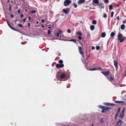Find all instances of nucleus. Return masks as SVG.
<instances>
[{
    "instance_id": "obj_56",
    "label": "nucleus",
    "mask_w": 126,
    "mask_h": 126,
    "mask_svg": "<svg viewBox=\"0 0 126 126\" xmlns=\"http://www.w3.org/2000/svg\"><path fill=\"white\" fill-rule=\"evenodd\" d=\"M116 7H119V6L120 5L119 4H116Z\"/></svg>"
},
{
    "instance_id": "obj_37",
    "label": "nucleus",
    "mask_w": 126,
    "mask_h": 126,
    "mask_svg": "<svg viewBox=\"0 0 126 126\" xmlns=\"http://www.w3.org/2000/svg\"><path fill=\"white\" fill-rule=\"evenodd\" d=\"M114 14V13L112 11L111 12V17H112L113 16V15Z\"/></svg>"
},
{
    "instance_id": "obj_64",
    "label": "nucleus",
    "mask_w": 126,
    "mask_h": 126,
    "mask_svg": "<svg viewBox=\"0 0 126 126\" xmlns=\"http://www.w3.org/2000/svg\"><path fill=\"white\" fill-rule=\"evenodd\" d=\"M39 23V22L38 21H37L36 22V23L37 24H38Z\"/></svg>"
},
{
    "instance_id": "obj_18",
    "label": "nucleus",
    "mask_w": 126,
    "mask_h": 126,
    "mask_svg": "<svg viewBox=\"0 0 126 126\" xmlns=\"http://www.w3.org/2000/svg\"><path fill=\"white\" fill-rule=\"evenodd\" d=\"M115 102L117 103H125V102L124 101H119L118 100H116L115 101Z\"/></svg>"
},
{
    "instance_id": "obj_52",
    "label": "nucleus",
    "mask_w": 126,
    "mask_h": 126,
    "mask_svg": "<svg viewBox=\"0 0 126 126\" xmlns=\"http://www.w3.org/2000/svg\"><path fill=\"white\" fill-rule=\"evenodd\" d=\"M24 16V15L23 14H21L20 15V17L21 18H22Z\"/></svg>"
},
{
    "instance_id": "obj_21",
    "label": "nucleus",
    "mask_w": 126,
    "mask_h": 126,
    "mask_svg": "<svg viewBox=\"0 0 126 126\" xmlns=\"http://www.w3.org/2000/svg\"><path fill=\"white\" fill-rule=\"evenodd\" d=\"M90 29L91 30H93L94 29V25H92L90 26Z\"/></svg>"
},
{
    "instance_id": "obj_9",
    "label": "nucleus",
    "mask_w": 126,
    "mask_h": 126,
    "mask_svg": "<svg viewBox=\"0 0 126 126\" xmlns=\"http://www.w3.org/2000/svg\"><path fill=\"white\" fill-rule=\"evenodd\" d=\"M97 5L99 6V7L100 9L104 8V6L103 5V4L101 3H100L99 4H97Z\"/></svg>"
},
{
    "instance_id": "obj_43",
    "label": "nucleus",
    "mask_w": 126,
    "mask_h": 126,
    "mask_svg": "<svg viewBox=\"0 0 126 126\" xmlns=\"http://www.w3.org/2000/svg\"><path fill=\"white\" fill-rule=\"evenodd\" d=\"M118 113H116L115 115V119H116L117 118L118 115Z\"/></svg>"
},
{
    "instance_id": "obj_13",
    "label": "nucleus",
    "mask_w": 126,
    "mask_h": 126,
    "mask_svg": "<svg viewBox=\"0 0 126 126\" xmlns=\"http://www.w3.org/2000/svg\"><path fill=\"white\" fill-rule=\"evenodd\" d=\"M93 3L94 4H97L99 2V1L98 0H93Z\"/></svg>"
},
{
    "instance_id": "obj_61",
    "label": "nucleus",
    "mask_w": 126,
    "mask_h": 126,
    "mask_svg": "<svg viewBox=\"0 0 126 126\" xmlns=\"http://www.w3.org/2000/svg\"><path fill=\"white\" fill-rule=\"evenodd\" d=\"M61 53H59L58 55V56H61Z\"/></svg>"
},
{
    "instance_id": "obj_63",
    "label": "nucleus",
    "mask_w": 126,
    "mask_h": 126,
    "mask_svg": "<svg viewBox=\"0 0 126 126\" xmlns=\"http://www.w3.org/2000/svg\"><path fill=\"white\" fill-rule=\"evenodd\" d=\"M85 65L86 66H87V65H88V64L87 63H86L85 64Z\"/></svg>"
},
{
    "instance_id": "obj_28",
    "label": "nucleus",
    "mask_w": 126,
    "mask_h": 126,
    "mask_svg": "<svg viewBox=\"0 0 126 126\" xmlns=\"http://www.w3.org/2000/svg\"><path fill=\"white\" fill-rule=\"evenodd\" d=\"M96 21L95 20H94L92 21V23L93 24H95L96 23Z\"/></svg>"
},
{
    "instance_id": "obj_5",
    "label": "nucleus",
    "mask_w": 126,
    "mask_h": 126,
    "mask_svg": "<svg viewBox=\"0 0 126 126\" xmlns=\"http://www.w3.org/2000/svg\"><path fill=\"white\" fill-rule=\"evenodd\" d=\"M113 62L114 63V65L115 67L116 71L118 67V62L116 60H114V61Z\"/></svg>"
},
{
    "instance_id": "obj_50",
    "label": "nucleus",
    "mask_w": 126,
    "mask_h": 126,
    "mask_svg": "<svg viewBox=\"0 0 126 126\" xmlns=\"http://www.w3.org/2000/svg\"><path fill=\"white\" fill-rule=\"evenodd\" d=\"M20 9H19L18 10V14H20Z\"/></svg>"
},
{
    "instance_id": "obj_27",
    "label": "nucleus",
    "mask_w": 126,
    "mask_h": 126,
    "mask_svg": "<svg viewBox=\"0 0 126 126\" xmlns=\"http://www.w3.org/2000/svg\"><path fill=\"white\" fill-rule=\"evenodd\" d=\"M100 124H102L104 123V121L102 118H101L100 119Z\"/></svg>"
},
{
    "instance_id": "obj_42",
    "label": "nucleus",
    "mask_w": 126,
    "mask_h": 126,
    "mask_svg": "<svg viewBox=\"0 0 126 126\" xmlns=\"http://www.w3.org/2000/svg\"><path fill=\"white\" fill-rule=\"evenodd\" d=\"M120 108H119L118 109V110H117V113H119L120 112Z\"/></svg>"
},
{
    "instance_id": "obj_33",
    "label": "nucleus",
    "mask_w": 126,
    "mask_h": 126,
    "mask_svg": "<svg viewBox=\"0 0 126 126\" xmlns=\"http://www.w3.org/2000/svg\"><path fill=\"white\" fill-rule=\"evenodd\" d=\"M18 25L21 28H22L23 27V26L21 24L19 23L18 24Z\"/></svg>"
},
{
    "instance_id": "obj_17",
    "label": "nucleus",
    "mask_w": 126,
    "mask_h": 126,
    "mask_svg": "<svg viewBox=\"0 0 126 126\" xmlns=\"http://www.w3.org/2000/svg\"><path fill=\"white\" fill-rule=\"evenodd\" d=\"M115 33L113 32H111L110 34V36L111 37H112L115 35Z\"/></svg>"
},
{
    "instance_id": "obj_3",
    "label": "nucleus",
    "mask_w": 126,
    "mask_h": 126,
    "mask_svg": "<svg viewBox=\"0 0 126 126\" xmlns=\"http://www.w3.org/2000/svg\"><path fill=\"white\" fill-rule=\"evenodd\" d=\"M71 2V1L70 0H65L64 2V5L65 6H67Z\"/></svg>"
},
{
    "instance_id": "obj_34",
    "label": "nucleus",
    "mask_w": 126,
    "mask_h": 126,
    "mask_svg": "<svg viewBox=\"0 0 126 126\" xmlns=\"http://www.w3.org/2000/svg\"><path fill=\"white\" fill-rule=\"evenodd\" d=\"M58 62L60 63H61V64H62V63H63V61L62 60H59Z\"/></svg>"
},
{
    "instance_id": "obj_12",
    "label": "nucleus",
    "mask_w": 126,
    "mask_h": 126,
    "mask_svg": "<svg viewBox=\"0 0 126 126\" xmlns=\"http://www.w3.org/2000/svg\"><path fill=\"white\" fill-rule=\"evenodd\" d=\"M85 0H79L78 1V3L80 4L85 2Z\"/></svg>"
},
{
    "instance_id": "obj_62",
    "label": "nucleus",
    "mask_w": 126,
    "mask_h": 126,
    "mask_svg": "<svg viewBox=\"0 0 126 126\" xmlns=\"http://www.w3.org/2000/svg\"><path fill=\"white\" fill-rule=\"evenodd\" d=\"M10 0H7V3H9L10 2Z\"/></svg>"
},
{
    "instance_id": "obj_10",
    "label": "nucleus",
    "mask_w": 126,
    "mask_h": 126,
    "mask_svg": "<svg viewBox=\"0 0 126 126\" xmlns=\"http://www.w3.org/2000/svg\"><path fill=\"white\" fill-rule=\"evenodd\" d=\"M79 53L82 55H83V53L82 50V48L81 47H79Z\"/></svg>"
},
{
    "instance_id": "obj_60",
    "label": "nucleus",
    "mask_w": 126,
    "mask_h": 126,
    "mask_svg": "<svg viewBox=\"0 0 126 126\" xmlns=\"http://www.w3.org/2000/svg\"><path fill=\"white\" fill-rule=\"evenodd\" d=\"M41 26L43 28H44V26L43 24H42L41 25Z\"/></svg>"
},
{
    "instance_id": "obj_4",
    "label": "nucleus",
    "mask_w": 126,
    "mask_h": 126,
    "mask_svg": "<svg viewBox=\"0 0 126 126\" xmlns=\"http://www.w3.org/2000/svg\"><path fill=\"white\" fill-rule=\"evenodd\" d=\"M101 73L106 76H107L108 75H110L111 74L110 73H109V72L108 71L105 72H101Z\"/></svg>"
},
{
    "instance_id": "obj_58",
    "label": "nucleus",
    "mask_w": 126,
    "mask_h": 126,
    "mask_svg": "<svg viewBox=\"0 0 126 126\" xmlns=\"http://www.w3.org/2000/svg\"><path fill=\"white\" fill-rule=\"evenodd\" d=\"M26 18H25L24 19H23V22H25V20H26Z\"/></svg>"
},
{
    "instance_id": "obj_8",
    "label": "nucleus",
    "mask_w": 126,
    "mask_h": 126,
    "mask_svg": "<svg viewBox=\"0 0 126 126\" xmlns=\"http://www.w3.org/2000/svg\"><path fill=\"white\" fill-rule=\"evenodd\" d=\"M7 22L8 25V26H9V27L12 30H13L15 31H17L16 29L15 28H14L11 25L9 24V22H8V21L7 20H6Z\"/></svg>"
},
{
    "instance_id": "obj_26",
    "label": "nucleus",
    "mask_w": 126,
    "mask_h": 126,
    "mask_svg": "<svg viewBox=\"0 0 126 126\" xmlns=\"http://www.w3.org/2000/svg\"><path fill=\"white\" fill-rule=\"evenodd\" d=\"M77 34L78 35H79L80 36H82V34L81 32H77Z\"/></svg>"
},
{
    "instance_id": "obj_15",
    "label": "nucleus",
    "mask_w": 126,
    "mask_h": 126,
    "mask_svg": "<svg viewBox=\"0 0 126 126\" xmlns=\"http://www.w3.org/2000/svg\"><path fill=\"white\" fill-rule=\"evenodd\" d=\"M106 35V33L105 32H102L101 34V37L102 38L105 37Z\"/></svg>"
},
{
    "instance_id": "obj_41",
    "label": "nucleus",
    "mask_w": 126,
    "mask_h": 126,
    "mask_svg": "<svg viewBox=\"0 0 126 126\" xmlns=\"http://www.w3.org/2000/svg\"><path fill=\"white\" fill-rule=\"evenodd\" d=\"M74 7L75 8H77V4H76L75 3H74Z\"/></svg>"
},
{
    "instance_id": "obj_11",
    "label": "nucleus",
    "mask_w": 126,
    "mask_h": 126,
    "mask_svg": "<svg viewBox=\"0 0 126 126\" xmlns=\"http://www.w3.org/2000/svg\"><path fill=\"white\" fill-rule=\"evenodd\" d=\"M66 77L65 74L64 73L61 74L60 75V78L61 79H63Z\"/></svg>"
},
{
    "instance_id": "obj_23",
    "label": "nucleus",
    "mask_w": 126,
    "mask_h": 126,
    "mask_svg": "<svg viewBox=\"0 0 126 126\" xmlns=\"http://www.w3.org/2000/svg\"><path fill=\"white\" fill-rule=\"evenodd\" d=\"M118 123H120V125H121L122 124V121L120 119V118L118 120V121L117 122Z\"/></svg>"
},
{
    "instance_id": "obj_7",
    "label": "nucleus",
    "mask_w": 126,
    "mask_h": 126,
    "mask_svg": "<svg viewBox=\"0 0 126 126\" xmlns=\"http://www.w3.org/2000/svg\"><path fill=\"white\" fill-rule=\"evenodd\" d=\"M63 12L66 14H67L68 12L69 11V10L68 8H66V9H63Z\"/></svg>"
},
{
    "instance_id": "obj_48",
    "label": "nucleus",
    "mask_w": 126,
    "mask_h": 126,
    "mask_svg": "<svg viewBox=\"0 0 126 126\" xmlns=\"http://www.w3.org/2000/svg\"><path fill=\"white\" fill-rule=\"evenodd\" d=\"M10 16L12 18H14V16L12 14Z\"/></svg>"
},
{
    "instance_id": "obj_39",
    "label": "nucleus",
    "mask_w": 126,
    "mask_h": 126,
    "mask_svg": "<svg viewBox=\"0 0 126 126\" xmlns=\"http://www.w3.org/2000/svg\"><path fill=\"white\" fill-rule=\"evenodd\" d=\"M50 33H51V31H50V30H48V34H50Z\"/></svg>"
},
{
    "instance_id": "obj_46",
    "label": "nucleus",
    "mask_w": 126,
    "mask_h": 126,
    "mask_svg": "<svg viewBox=\"0 0 126 126\" xmlns=\"http://www.w3.org/2000/svg\"><path fill=\"white\" fill-rule=\"evenodd\" d=\"M56 36L57 37H59V33H56Z\"/></svg>"
},
{
    "instance_id": "obj_38",
    "label": "nucleus",
    "mask_w": 126,
    "mask_h": 126,
    "mask_svg": "<svg viewBox=\"0 0 126 126\" xmlns=\"http://www.w3.org/2000/svg\"><path fill=\"white\" fill-rule=\"evenodd\" d=\"M73 41L74 42L76 43V41L74 39H71L69 41Z\"/></svg>"
},
{
    "instance_id": "obj_49",
    "label": "nucleus",
    "mask_w": 126,
    "mask_h": 126,
    "mask_svg": "<svg viewBox=\"0 0 126 126\" xmlns=\"http://www.w3.org/2000/svg\"><path fill=\"white\" fill-rule=\"evenodd\" d=\"M116 19L118 20H120L119 17V16H118L116 17Z\"/></svg>"
},
{
    "instance_id": "obj_30",
    "label": "nucleus",
    "mask_w": 126,
    "mask_h": 126,
    "mask_svg": "<svg viewBox=\"0 0 126 126\" xmlns=\"http://www.w3.org/2000/svg\"><path fill=\"white\" fill-rule=\"evenodd\" d=\"M12 6H11V5H10L9 6V11H12Z\"/></svg>"
},
{
    "instance_id": "obj_55",
    "label": "nucleus",
    "mask_w": 126,
    "mask_h": 126,
    "mask_svg": "<svg viewBox=\"0 0 126 126\" xmlns=\"http://www.w3.org/2000/svg\"><path fill=\"white\" fill-rule=\"evenodd\" d=\"M122 22L124 23H125L126 22V20H124Z\"/></svg>"
},
{
    "instance_id": "obj_40",
    "label": "nucleus",
    "mask_w": 126,
    "mask_h": 126,
    "mask_svg": "<svg viewBox=\"0 0 126 126\" xmlns=\"http://www.w3.org/2000/svg\"><path fill=\"white\" fill-rule=\"evenodd\" d=\"M110 79L112 80H113V78H112V75H111V74L110 75Z\"/></svg>"
},
{
    "instance_id": "obj_59",
    "label": "nucleus",
    "mask_w": 126,
    "mask_h": 126,
    "mask_svg": "<svg viewBox=\"0 0 126 126\" xmlns=\"http://www.w3.org/2000/svg\"><path fill=\"white\" fill-rule=\"evenodd\" d=\"M61 32V31L60 30L58 32V33H60Z\"/></svg>"
},
{
    "instance_id": "obj_22",
    "label": "nucleus",
    "mask_w": 126,
    "mask_h": 126,
    "mask_svg": "<svg viewBox=\"0 0 126 126\" xmlns=\"http://www.w3.org/2000/svg\"><path fill=\"white\" fill-rule=\"evenodd\" d=\"M109 9L110 10H111L112 9L113 7L112 5H110L109 6Z\"/></svg>"
},
{
    "instance_id": "obj_25",
    "label": "nucleus",
    "mask_w": 126,
    "mask_h": 126,
    "mask_svg": "<svg viewBox=\"0 0 126 126\" xmlns=\"http://www.w3.org/2000/svg\"><path fill=\"white\" fill-rule=\"evenodd\" d=\"M98 107H99V108L102 109L103 108H104V106H102L101 105H99L98 106Z\"/></svg>"
},
{
    "instance_id": "obj_20",
    "label": "nucleus",
    "mask_w": 126,
    "mask_h": 126,
    "mask_svg": "<svg viewBox=\"0 0 126 126\" xmlns=\"http://www.w3.org/2000/svg\"><path fill=\"white\" fill-rule=\"evenodd\" d=\"M98 69V68L96 67L95 68H92L90 69V70L91 71H93L96 70H97Z\"/></svg>"
},
{
    "instance_id": "obj_19",
    "label": "nucleus",
    "mask_w": 126,
    "mask_h": 126,
    "mask_svg": "<svg viewBox=\"0 0 126 126\" xmlns=\"http://www.w3.org/2000/svg\"><path fill=\"white\" fill-rule=\"evenodd\" d=\"M124 116V114L121 113L119 116V118H123Z\"/></svg>"
},
{
    "instance_id": "obj_45",
    "label": "nucleus",
    "mask_w": 126,
    "mask_h": 126,
    "mask_svg": "<svg viewBox=\"0 0 126 126\" xmlns=\"http://www.w3.org/2000/svg\"><path fill=\"white\" fill-rule=\"evenodd\" d=\"M104 2L105 3H107L109 2V0H104Z\"/></svg>"
},
{
    "instance_id": "obj_6",
    "label": "nucleus",
    "mask_w": 126,
    "mask_h": 126,
    "mask_svg": "<svg viewBox=\"0 0 126 126\" xmlns=\"http://www.w3.org/2000/svg\"><path fill=\"white\" fill-rule=\"evenodd\" d=\"M64 66V64H57L56 65V67L58 68H62Z\"/></svg>"
},
{
    "instance_id": "obj_35",
    "label": "nucleus",
    "mask_w": 126,
    "mask_h": 126,
    "mask_svg": "<svg viewBox=\"0 0 126 126\" xmlns=\"http://www.w3.org/2000/svg\"><path fill=\"white\" fill-rule=\"evenodd\" d=\"M67 32L69 33H70L71 32V30L69 29H68V30H67Z\"/></svg>"
},
{
    "instance_id": "obj_47",
    "label": "nucleus",
    "mask_w": 126,
    "mask_h": 126,
    "mask_svg": "<svg viewBox=\"0 0 126 126\" xmlns=\"http://www.w3.org/2000/svg\"><path fill=\"white\" fill-rule=\"evenodd\" d=\"M28 26L29 28H30V23H28Z\"/></svg>"
},
{
    "instance_id": "obj_14",
    "label": "nucleus",
    "mask_w": 126,
    "mask_h": 126,
    "mask_svg": "<svg viewBox=\"0 0 126 126\" xmlns=\"http://www.w3.org/2000/svg\"><path fill=\"white\" fill-rule=\"evenodd\" d=\"M105 105H106L107 106H109L112 105H115L114 104L110 103H106L105 104Z\"/></svg>"
},
{
    "instance_id": "obj_1",
    "label": "nucleus",
    "mask_w": 126,
    "mask_h": 126,
    "mask_svg": "<svg viewBox=\"0 0 126 126\" xmlns=\"http://www.w3.org/2000/svg\"><path fill=\"white\" fill-rule=\"evenodd\" d=\"M122 35L121 33H119L118 34V39L120 40V42H123L125 39L126 37H124L123 38H121Z\"/></svg>"
},
{
    "instance_id": "obj_31",
    "label": "nucleus",
    "mask_w": 126,
    "mask_h": 126,
    "mask_svg": "<svg viewBox=\"0 0 126 126\" xmlns=\"http://www.w3.org/2000/svg\"><path fill=\"white\" fill-rule=\"evenodd\" d=\"M36 11L34 10H33L31 11V13L32 14H33L36 13Z\"/></svg>"
},
{
    "instance_id": "obj_29",
    "label": "nucleus",
    "mask_w": 126,
    "mask_h": 126,
    "mask_svg": "<svg viewBox=\"0 0 126 126\" xmlns=\"http://www.w3.org/2000/svg\"><path fill=\"white\" fill-rule=\"evenodd\" d=\"M125 110V108H123L122 110V111L121 112V113H122L124 114V113Z\"/></svg>"
},
{
    "instance_id": "obj_24",
    "label": "nucleus",
    "mask_w": 126,
    "mask_h": 126,
    "mask_svg": "<svg viewBox=\"0 0 126 126\" xmlns=\"http://www.w3.org/2000/svg\"><path fill=\"white\" fill-rule=\"evenodd\" d=\"M87 37H88V38H90V33L89 32H87Z\"/></svg>"
},
{
    "instance_id": "obj_51",
    "label": "nucleus",
    "mask_w": 126,
    "mask_h": 126,
    "mask_svg": "<svg viewBox=\"0 0 126 126\" xmlns=\"http://www.w3.org/2000/svg\"><path fill=\"white\" fill-rule=\"evenodd\" d=\"M91 48L92 50H93L94 49L95 47L93 46H92Z\"/></svg>"
},
{
    "instance_id": "obj_57",
    "label": "nucleus",
    "mask_w": 126,
    "mask_h": 126,
    "mask_svg": "<svg viewBox=\"0 0 126 126\" xmlns=\"http://www.w3.org/2000/svg\"><path fill=\"white\" fill-rule=\"evenodd\" d=\"M101 69V68L100 67H98V69L97 70H100Z\"/></svg>"
},
{
    "instance_id": "obj_2",
    "label": "nucleus",
    "mask_w": 126,
    "mask_h": 126,
    "mask_svg": "<svg viewBox=\"0 0 126 126\" xmlns=\"http://www.w3.org/2000/svg\"><path fill=\"white\" fill-rule=\"evenodd\" d=\"M111 109V108H110L104 106V107L102 109L101 111V112L103 113H104V112L107 111Z\"/></svg>"
},
{
    "instance_id": "obj_16",
    "label": "nucleus",
    "mask_w": 126,
    "mask_h": 126,
    "mask_svg": "<svg viewBox=\"0 0 126 126\" xmlns=\"http://www.w3.org/2000/svg\"><path fill=\"white\" fill-rule=\"evenodd\" d=\"M125 27V26L124 24H122L121 25V28L122 30L124 29Z\"/></svg>"
},
{
    "instance_id": "obj_36",
    "label": "nucleus",
    "mask_w": 126,
    "mask_h": 126,
    "mask_svg": "<svg viewBox=\"0 0 126 126\" xmlns=\"http://www.w3.org/2000/svg\"><path fill=\"white\" fill-rule=\"evenodd\" d=\"M96 49L99 50L100 49V47L99 46H97L96 47Z\"/></svg>"
},
{
    "instance_id": "obj_54",
    "label": "nucleus",
    "mask_w": 126,
    "mask_h": 126,
    "mask_svg": "<svg viewBox=\"0 0 126 126\" xmlns=\"http://www.w3.org/2000/svg\"><path fill=\"white\" fill-rule=\"evenodd\" d=\"M28 18L29 20H30L31 19V17L30 16H29Z\"/></svg>"
},
{
    "instance_id": "obj_44",
    "label": "nucleus",
    "mask_w": 126,
    "mask_h": 126,
    "mask_svg": "<svg viewBox=\"0 0 126 126\" xmlns=\"http://www.w3.org/2000/svg\"><path fill=\"white\" fill-rule=\"evenodd\" d=\"M78 39L79 40H81L82 39V37H81L80 36H78Z\"/></svg>"
},
{
    "instance_id": "obj_53",
    "label": "nucleus",
    "mask_w": 126,
    "mask_h": 126,
    "mask_svg": "<svg viewBox=\"0 0 126 126\" xmlns=\"http://www.w3.org/2000/svg\"><path fill=\"white\" fill-rule=\"evenodd\" d=\"M41 21L43 23H44L45 22L44 20V19H41Z\"/></svg>"
},
{
    "instance_id": "obj_32",
    "label": "nucleus",
    "mask_w": 126,
    "mask_h": 126,
    "mask_svg": "<svg viewBox=\"0 0 126 126\" xmlns=\"http://www.w3.org/2000/svg\"><path fill=\"white\" fill-rule=\"evenodd\" d=\"M103 17L105 18H106L107 17V15L105 13H104Z\"/></svg>"
}]
</instances>
